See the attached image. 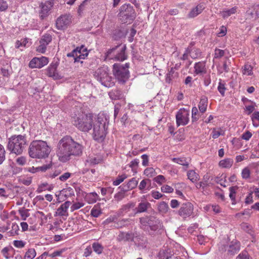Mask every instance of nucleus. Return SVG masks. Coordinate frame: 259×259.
<instances>
[{"label":"nucleus","mask_w":259,"mask_h":259,"mask_svg":"<svg viewBox=\"0 0 259 259\" xmlns=\"http://www.w3.org/2000/svg\"><path fill=\"white\" fill-rule=\"evenodd\" d=\"M83 146L70 136L63 137L57 146L56 155L60 161L66 162L72 157L79 156L82 153Z\"/></svg>","instance_id":"f257e3e1"},{"label":"nucleus","mask_w":259,"mask_h":259,"mask_svg":"<svg viewBox=\"0 0 259 259\" xmlns=\"http://www.w3.org/2000/svg\"><path fill=\"white\" fill-rule=\"evenodd\" d=\"M109 116L104 113H99L93 125V137L98 142H103L107 134V130L109 122Z\"/></svg>","instance_id":"f03ea898"},{"label":"nucleus","mask_w":259,"mask_h":259,"mask_svg":"<svg viewBox=\"0 0 259 259\" xmlns=\"http://www.w3.org/2000/svg\"><path fill=\"white\" fill-rule=\"evenodd\" d=\"M94 119L93 113L82 112L73 116L72 123L78 130L89 132L93 127Z\"/></svg>","instance_id":"7ed1b4c3"},{"label":"nucleus","mask_w":259,"mask_h":259,"mask_svg":"<svg viewBox=\"0 0 259 259\" xmlns=\"http://www.w3.org/2000/svg\"><path fill=\"white\" fill-rule=\"evenodd\" d=\"M50 152L51 148L47 142L41 140L32 141L28 149L29 155L33 158H45Z\"/></svg>","instance_id":"20e7f679"},{"label":"nucleus","mask_w":259,"mask_h":259,"mask_svg":"<svg viewBox=\"0 0 259 259\" xmlns=\"http://www.w3.org/2000/svg\"><path fill=\"white\" fill-rule=\"evenodd\" d=\"M27 145L25 136L14 135L9 139L8 149L12 153L17 155L22 153Z\"/></svg>","instance_id":"39448f33"},{"label":"nucleus","mask_w":259,"mask_h":259,"mask_svg":"<svg viewBox=\"0 0 259 259\" xmlns=\"http://www.w3.org/2000/svg\"><path fill=\"white\" fill-rule=\"evenodd\" d=\"M106 66L98 68L94 72L95 78L105 87L110 88L114 85V79L109 75Z\"/></svg>","instance_id":"423d86ee"},{"label":"nucleus","mask_w":259,"mask_h":259,"mask_svg":"<svg viewBox=\"0 0 259 259\" xmlns=\"http://www.w3.org/2000/svg\"><path fill=\"white\" fill-rule=\"evenodd\" d=\"M129 67V63H125L124 65L120 63H115L113 65V73L116 78L121 83H125L128 79L130 76Z\"/></svg>","instance_id":"0eeeda50"},{"label":"nucleus","mask_w":259,"mask_h":259,"mask_svg":"<svg viewBox=\"0 0 259 259\" xmlns=\"http://www.w3.org/2000/svg\"><path fill=\"white\" fill-rule=\"evenodd\" d=\"M119 11L118 16L122 23H131L136 18L135 11L130 4L122 5Z\"/></svg>","instance_id":"6e6552de"},{"label":"nucleus","mask_w":259,"mask_h":259,"mask_svg":"<svg viewBox=\"0 0 259 259\" xmlns=\"http://www.w3.org/2000/svg\"><path fill=\"white\" fill-rule=\"evenodd\" d=\"M125 45L121 44L109 49L105 54L106 58L109 59H115L118 61H123L126 59Z\"/></svg>","instance_id":"1a4fd4ad"},{"label":"nucleus","mask_w":259,"mask_h":259,"mask_svg":"<svg viewBox=\"0 0 259 259\" xmlns=\"http://www.w3.org/2000/svg\"><path fill=\"white\" fill-rule=\"evenodd\" d=\"M140 223L143 229L149 231V229L155 231L161 227L160 221L154 216L140 218Z\"/></svg>","instance_id":"9d476101"},{"label":"nucleus","mask_w":259,"mask_h":259,"mask_svg":"<svg viewBox=\"0 0 259 259\" xmlns=\"http://www.w3.org/2000/svg\"><path fill=\"white\" fill-rule=\"evenodd\" d=\"M189 121V111L184 108L179 110L176 115V122L177 126L185 125Z\"/></svg>","instance_id":"9b49d317"},{"label":"nucleus","mask_w":259,"mask_h":259,"mask_svg":"<svg viewBox=\"0 0 259 259\" xmlns=\"http://www.w3.org/2000/svg\"><path fill=\"white\" fill-rule=\"evenodd\" d=\"M88 55L87 49L83 46L77 47L71 53L67 54V57H72L74 59V62L79 61L80 59H84Z\"/></svg>","instance_id":"f8f14e48"},{"label":"nucleus","mask_w":259,"mask_h":259,"mask_svg":"<svg viewBox=\"0 0 259 259\" xmlns=\"http://www.w3.org/2000/svg\"><path fill=\"white\" fill-rule=\"evenodd\" d=\"M240 249V243L237 241H233L229 246L222 245L219 247L220 250L225 251L228 250V254L229 255H234L236 254Z\"/></svg>","instance_id":"ddd939ff"},{"label":"nucleus","mask_w":259,"mask_h":259,"mask_svg":"<svg viewBox=\"0 0 259 259\" xmlns=\"http://www.w3.org/2000/svg\"><path fill=\"white\" fill-rule=\"evenodd\" d=\"M71 16L70 14H64L57 18L56 25L57 28L62 30L66 28L71 23Z\"/></svg>","instance_id":"4468645a"},{"label":"nucleus","mask_w":259,"mask_h":259,"mask_svg":"<svg viewBox=\"0 0 259 259\" xmlns=\"http://www.w3.org/2000/svg\"><path fill=\"white\" fill-rule=\"evenodd\" d=\"M54 5L53 0H49L41 2L39 5L40 9L39 16L41 19L47 17L50 14V11Z\"/></svg>","instance_id":"2eb2a0df"},{"label":"nucleus","mask_w":259,"mask_h":259,"mask_svg":"<svg viewBox=\"0 0 259 259\" xmlns=\"http://www.w3.org/2000/svg\"><path fill=\"white\" fill-rule=\"evenodd\" d=\"M193 211V205L190 202H187L182 204L178 211L179 214L183 218L190 216Z\"/></svg>","instance_id":"dca6fc26"},{"label":"nucleus","mask_w":259,"mask_h":259,"mask_svg":"<svg viewBox=\"0 0 259 259\" xmlns=\"http://www.w3.org/2000/svg\"><path fill=\"white\" fill-rule=\"evenodd\" d=\"M159 259H183L175 254L170 248H164L161 249L158 253Z\"/></svg>","instance_id":"f3484780"},{"label":"nucleus","mask_w":259,"mask_h":259,"mask_svg":"<svg viewBox=\"0 0 259 259\" xmlns=\"http://www.w3.org/2000/svg\"><path fill=\"white\" fill-rule=\"evenodd\" d=\"M52 38L50 34H45L42 36L39 40L40 45L37 47L36 51L41 53L46 52L47 46L52 41Z\"/></svg>","instance_id":"a211bd4d"},{"label":"nucleus","mask_w":259,"mask_h":259,"mask_svg":"<svg viewBox=\"0 0 259 259\" xmlns=\"http://www.w3.org/2000/svg\"><path fill=\"white\" fill-rule=\"evenodd\" d=\"M48 59L45 57L34 58L29 63V66L31 68H40L48 63Z\"/></svg>","instance_id":"6ab92c4d"},{"label":"nucleus","mask_w":259,"mask_h":259,"mask_svg":"<svg viewBox=\"0 0 259 259\" xmlns=\"http://www.w3.org/2000/svg\"><path fill=\"white\" fill-rule=\"evenodd\" d=\"M71 204L69 201H67L62 204L57 209L56 212L55 216H67V209Z\"/></svg>","instance_id":"aec40b11"},{"label":"nucleus","mask_w":259,"mask_h":259,"mask_svg":"<svg viewBox=\"0 0 259 259\" xmlns=\"http://www.w3.org/2000/svg\"><path fill=\"white\" fill-rule=\"evenodd\" d=\"M138 183V182L136 179L133 178L126 185L121 186L119 188H121V190L123 192H127L135 188L137 186Z\"/></svg>","instance_id":"412c9836"},{"label":"nucleus","mask_w":259,"mask_h":259,"mask_svg":"<svg viewBox=\"0 0 259 259\" xmlns=\"http://www.w3.org/2000/svg\"><path fill=\"white\" fill-rule=\"evenodd\" d=\"M204 5L203 4H200L198 5L195 8L191 10L188 15V17L189 18H192L196 17L198 15L200 14L203 10L204 9Z\"/></svg>","instance_id":"4be33fe9"},{"label":"nucleus","mask_w":259,"mask_h":259,"mask_svg":"<svg viewBox=\"0 0 259 259\" xmlns=\"http://www.w3.org/2000/svg\"><path fill=\"white\" fill-rule=\"evenodd\" d=\"M194 72L197 74L205 73L206 71L205 62H199L196 63L194 66Z\"/></svg>","instance_id":"5701e85b"},{"label":"nucleus","mask_w":259,"mask_h":259,"mask_svg":"<svg viewBox=\"0 0 259 259\" xmlns=\"http://www.w3.org/2000/svg\"><path fill=\"white\" fill-rule=\"evenodd\" d=\"M57 64H53L48 68L47 74L49 77H52L54 79H57L58 77V74L57 72Z\"/></svg>","instance_id":"b1692460"},{"label":"nucleus","mask_w":259,"mask_h":259,"mask_svg":"<svg viewBox=\"0 0 259 259\" xmlns=\"http://www.w3.org/2000/svg\"><path fill=\"white\" fill-rule=\"evenodd\" d=\"M237 7H234L230 9H225L221 11L220 14L224 19H226L231 15L235 14L237 12Z\"/></svg>","instance_id":"393cba45"},{"label":"nucleus","mask_w":259,"mask_h":259,"mask_svg":"<svg viewBox=\"0 0 259 259\" xmlns=\"http://www.w3.org/2000/svg\"><path fill=\"white\" fill-rule=\"evenodd\" d=\"M92 0H84L79 6L78 13L80 15L84 11L89 10L91 8V2Z\"/></svg>","instance_id":"a878e982"},{"label":"nucleus","mask_w":259,"mask_h":259,"mask_svg":"<svg viewBox=\"0 0 259 259\" xmlns=\"http://www.w3.org/2000/svg\"><path fill=\"white\" fill-rule=\"evenodd\" d=\"M207 98L205 96H203L201 97L200 101L198 104V108L200 111L203 113H204L207 108Z\"/></svg>","instance_id":"bb28decb"},{"label":"nucleus","mask_w":259,"mask_h":259,"mask_svg":"<svg viewBox=\"0 0 259 259\" xmlns=\"http://www.w3.org/2000/svg\"><path fill=\"white\" fill-rule=\"evenodd\" d=\"M150 206V203L148 202H142L136 207V213L145 212L148 207Z\"/></svg>","instance_id":"cd10ccee"},{"label":"nucleus","mask_w":259,"mask_h":259,"mask_svg":"<svg viewBox=\"0 0 259 259\" xmlns=\"http://www.w3.org/2000/svg\"><path fill=\"white\" fill-rule=\"evenodd\" d=\"M133 238L131 233L121 232L117 237V239L119 241H126L132 240Z\"/></svg>","instance_id":"c85d7f7f"},{"label":"nucleus","mask_w":259,"mask_h":259,"mask_svg":"<svg viewBox=\"0 0 259 259\" xmlns=\"http://www.w3.org/2000/svg\"><path fill=\"white\" fill-rule=\"evenodd\" d=\"M233 164V160L231 158H226L222 160L219 162V165L223 168H230Z\"/></svg>","instance_id":"c756f323"},{"label":"nucleus","mask_w":259,"mask_h":259,"mask_svg":"<svg viewBox=\"0 0 259 259\" xmlns=\"http://www.w3.org/2000/svg\"><path fill=\"white\" fill-rule=\"evenodd\" d=\"M110 98L112 100H118L122 97L121 91L119 90H113L109 93Z\"/></svg>","instance_id":"7c9ffc66"},{"label":"nucleus","mask_w":259,"mask_h":259,"mask_svg":"<svg viewBox=\"0 0 259 259\" xmlns=\"http://www.w3.org/2000/svg\"><path fill=\"white\" fill-rule=\"evenodd\" d=\"M171 160L175 163L186 166V168H188L189 164L187 159L185 157L173 158L171 159Z\"/></svg>","instance_id":"2f4dec72"},{"label":"nucleus","mask_w":259,"mask_h":259,"mask_svg":"<svg viewBox=\"0 0 259 259\" xmlns=\"http://www.w3.org/2000/svg\"><path fill=\"white\" fill-rule=\"evenodd\" d=\"M257 9H259V6L258 5H254L251 6V9L249 8L246 13L247 14L250 15L252 18H253L254 15L259 17V13L256 10Z\"/></svg>","instance_id":"473e14b6"},{"label":"nucleus","mask_w":259,"mask_h":259,"mask_svg":"<svg viewBox=\"0 0 259 259\" xmlns=\"http://www.w3.org/2000/svg\"><path fill=\"white\" fill-rule=\"evenodd\" d=\"M168 209H169V207H168V204L164 201L161 202L158 206V211L161 213H162V214H164V213H166L167 212Z\"/></svg>","instance_id":"72a5a7b5"},{"label":"nucleus","mask_w":259,"mask_h":259,"mask_svg":"<svg viewBox=\"0 0 259 259\" xmlns=\"http://www.w3.org/2000/svg\"><path fill=\"white\" fill-rule=\"evenodd\" d=\"M187 176L192 182L194 183L198 180L199 175L194 170H190L187 172Z\"/></svg>","instance_id":"f704fd0d"},{"label":"nucleus","mask_w":259,"mask_h":259,"mask_svg":"<svg viewBox=\"0 0 259 259\" xmlns=\"http://www.w3.org/2000/svg\"><path fill=\"white\" fill-rule=\"evenodd\" d=\"M36 255V252L34 248L29 249L24 257V259H33Z\"/></svg>","instance_id":"c9c22d12"},{"label":"nucleus","mask_w":259,"mask_h":259,"mask_svg":"<svg viewBox=\"0 0 259 259\" xmlns=\"http://www.w3.org/2000/svg\"><path fill=\"white\" fill-rule=\"evenodd\" d=\"M92 247L94 251L98 254L101 253L103 250L102 245L98 242H94L92 245Z\"/></svg>","instance_id":"e433bc0d"},{"label":"nucleus","mask_w":259,"mask_h":259,"mask_svg":"<svg viewBox=\"0 0 259 259\" xmlns=\"http://www.w3.org/2000/svg\"><path fill=\"white\" fill-rule=\"evenodd\" d=\"M124 32L120 29H118L115 31L113 34V37L114 40H117L122 37H124Z\"/></svg>","instance_id":"4c0bfd02"},{"label":"nucleus","mask_w":259,"mask_h":259,"mask_svg":"<svg viewBox=\"0 0 259 259\" xmlns=\"http://www.w3.org/2000/svg\"><path fill=\"white\" fill-rule=\"evenodd\" d=\"M101 159L97 157H89L87 160V163L89 165H93L100 163Z\"/></svg>","instance_id":"58836bf2"},{"label":"nucleus","mask_w":259,"mask_h":259,"mask_svg":"<svg viewBox=\"0 0 259 259\" xmlns=\"http://www.w3.org/2000/svg\"><path fill=\"white\" fill-rule=\"evenodd\" d=\"M199 118L198 109L196 107H193L192 109V120L193 122L197 121Z\"/></svg>","instance_id":"ea45409f"},{"label":"nucleus","mask_w":259,"mask_h":259,"mask_svg":"<svg viewBox=\"0 0 259 259\" xmlns=\"http://www.w3.org/2000/svg\"><path fill=\"white\" fill-rule=\"evenodd\" d=\"M237 188V186H232L229 188V197L233 202L235 201L236 190Z\"/></svg>","instance_id":"a19ab883"},{"label":"nucleus","mask_w":259,"mask_h":259,"mask_svg":"<svg viewBox=\"0 0 259 259\" xmlns=\"http://www.w3.org/2000/svg\"><path fill=\"white\" fill-rule=\"evenodd\" d=\"M218 90L220 93L224 96L225 91L226 90V88L225 87V83L222 82L221 80H220V81L219 82Z\"/></svg>","instance_id":"79ce46f5"},{"label":"nucleus","mask_w":259,"mask_h":259,"mask_svg":"<svg viewBox=\"0 0 259 259\" xmlns=\"http://www.w3.org/2000/svg\"><path fill=\"white\" fill-rule=\"evenodd\" d=\"M252 68L250 65L245 64L244 66L243 70L242 71L244 74L250 75L252 74Z\"/></svg>","instance_id":"37998d69"},{"label":"nucleus","mask_w":259,"mask_h":259,"mask_svg":"<svg viewBox=\"0 0 259 259\" xmlns=\"http://www.w3.org/2000/svg\"><path fill=\"white\" fill-rule=\"evenodd\" d=\"M127 178L125 175H122L117 177L116 180L114 181L113 184L114 186H118Z\"/></svg>","instance_id":"c03bdc74"},{"label":"nucleus","mask_w":259,"mask_h":259,"mask_svg":"<svg viewBox=\"0 0 259 259\" xmlns=\"http://www.w3.org/2000/svg\"><path fill=\"white\" fill-rule=\"evenodd\" d=\"M150 184V181L148 179L143 180L140 183L139 189L143 190L146 189L147 185Z\"/></svg>","instance_id":"a18cd8bd"},{"label":"nucleus","mask_w":259,"mask_h":259,"mask_svg":"<svg viewBox=\"0 0 259 259\" xmlns=\"http://www.w3.org/2000/svg\"><path fill=\"white\" fill-rule=\"evenodd\" d=\"M250 171L248 167L243 168L242 170L241 176L243 179H247L250 177Z\"/></svg>","instance_id":"49530a36"},{"label":"nucleus","mask_w":259,"mask_h":259,"mask_svg":"<svg viewBox=\"0 0 259 259\" xmlns=\"http://www.w3.org/2000/svg\"><path fill=\"white\" fill-rule=\"evenodd\" d=\"M6 152L4 146L0 144V164H1L5 159Z\"/></svg>","instance_id":"de8ad7c7"},{"label":"nucleus","mask_w":259,"mask_h":259,"mask_svg":"<svg viewBox=\"0 0 259 259\" xmlns=\"http://www.w3.org/2000/svg\"><path fill=\"white\" fill-rule=\"evenodd\" d=\"M174 73V69L171 67L170 70L168 71V73L166 74L165 81L167 83H169L172 80V76Z\"/></svg>","instance_id":"09e8293b"},{"label":"nucleus","mask_w":259,"mask_h":259,"mask_svg":"<svg viewBox=\"0 0 259 259\" xmlns=\"http://www.w3.org/2000/svg\"><path fill=\"white\" fill-rule=\"evenodd\" d=\"M241 228L247 233L251 234L252 233L251 227L247 223H243L241 225Z\"/></svg>","instance_id":"8fccbe9b"},{"label":"nucleus","mask_w":259,"mask_h":259,"mask_svg":"<svg viewBox=\"0 0 259 259\" xmlns=\"http://www.w3.org/2000/svg\"><path fill=\"white\" fill-rule=\"evenodd\" d=\"M101 214V211L98 208L94 207L91 210V214L94 217H98Z\"/></svg>","instance_id":"3c124183"},{"label":"nucleus","mask_w":259,"mask_h":259,"mask_svg":"<svg viewBox=\"0 0 259 259\" xmlns=\"http://www.w3.org/2000/svg\"><path fill=\"white\" fill-rule=\"evenodd\" d=\"M16 163L21 166L25 165L26 163V159L24 156H20L16 159Z\"/></svg>","instance_id":"603ef678"},{"label":"nucleus","mask_w":259,"mask_h":259,"mask_svg":"<svg viewBox=\"0 0 259 259\" xmlns=\"http://www.w3.org/2000/svg\"><path fill=\"white\" fill-rule=\"evenodd\" d=\"M13 244L15 247L21 248L24 247L25 243L22 240H15L13 242Z\"/></svg>","instance_id":"864d4df0"},{"label":"nucleus","mask_w":259,"mask_h":259,"mask_svg":"<svg viewBox=\"0 0 259 259\" xmlns=\"http://www.w3.org/2000/svg\"><path fill=\"white\" fill-rule=\"evenodd\" d=\"M84 206V203L81 202H75L71 206L72 211L77 210Z\"/></svg>","instance_id":"5fc2aeb1"},{"label":"nucleus","mask_w":259,"mask_h":259,"mask_svg":"<svg viewBox=\"0 0 259 259\" xmlns=\"http://www.w3.org/2000/svg\"><path fill=\"white\" fill-rule=\"evenodd\" d=\"M88 197H91V200L90 201H89V202L90 203H95L96 202L97 198L98 197V195L96 193L93 192V193H91L90 194H89V195H88Z\"/></svg>","instance_id":"6e6d98bb"},{"label":"nucleus","mask_w":259,"mask_h":259,"mask_svg":"<svg viewBox=\"0 0 259 259\" xmlns=\"http://www.w3.org/2000/svg\"><path fill=\"white\" fill-rule=\"evenodd\" d=\"M224 55V51L222 50L216 49L214 51V58H219Z\"/></svg>","instance_id":"4d7b16f0"},{"label":"nucleus","mask_w":259,"mask_h":259,"mask_svg":"<svg viewBox=\"0 0 259 259\" xmlns=\"http://www.w3.org/2000/svg\"><path fill=\"white\" fill-rule=\"evenodd\" d=\"M161 189L163 192L165 193H171L174 191V189L168 185L163 186L161 187Z\"/></svg>","instance_id":"13d9d810"},{"label":"nucleus","mask_w":259,"mask_h":259,"mask_svg":"<svg viewBox=\"0 0 259 259\" xmlns=\"http://www.w3.org/2000/svg\"><path fill=\"white\" fill-rule=\"evenodd\" d=\"M135 206V204L133 202L127 203L122 206V210L123 211H128L131 208H134Z\"/></svg>","instance_id":"bf43d9fd"},{"label":"nucleus","mask_w":259,"mask_h":259,"mask_svg":"<svg viewBox=\"0 0 259 259\" xmlns=\"http://www.w3.org/2000/svg\"><path fill=\"white\" fill-rule=\"evenodd\" d=\"M220 30V32L218 33V36L219 37H222L226 34L227 30V28L225 26H221Z\"/></svg>","instance_id":"052dcab7"},{"label":"nucleus","mask_w":259,"mask_h":259,"mask_svg":"<svg viewBox=\"0 0 259 259\" xmlns=\"http://www.w3.org/2000/svg\"><path fill=\"white\" fill-rule=\"evenodd\" d=\"M155 173V170L152 167L147 168L144 170V174L147 176H152Z\"/></svg>","instance_id":"680f3d73"},{"label":"nucleus","mask_w":259,"mask_h":259,"mask_svg":"<svg viewBox=\"0 0 259 259\" xmlns=\"http://www.w3.org/2000/svg\"><path fill=\"white\" fill-rule=\"evenodd\" d=\"M71 176V174L68 172H65L63 175H61L59 179L60 181L64 182L66 181Z\"/></svg>","instance_id":"e2e57ef3"},{"label":"nucleus","mask_w":259,"mask_h":259,"mask_svg":"<svg viewBox=\"0 0 259 259\" xmlns=\"http://www.w3.org/2000/svg\"><path fill=\"white\" fill-rule=\"evenodd\" d=\"M251 136L252 134L249 131H247L242 135L241 138L246 141H248L251 137Z\"/></svg>","instance_id":"0e129e2a"},{"label":"nucleus","mask_w":259,"mask_h":259,"mask_svg":"<svg viewBox=\"0 0 259 259\" xmlns=\"http://www.w3.org/2000/svg\"><path fill=\"white\" fill-rule=\"evenodd\" d=\"M124 192H119L118 193H116L115 196L114 198L117 201H119L122 199L124 196Z\"/></svg>","instance_id":"69168bd1"},{"label":"nucleus","mask_w":259,"mask_h":259,"mask_svg":"<svg viewBox=\"0 0 259 259\" xmlns=\"http://www.w3.org/2000/svg\"><path fill=\"white\" fill-rule=\"evenodd\" d=\"M154 181L158 184H161L164 182L165 178L163 176L159 175L154 178Z\"/></svg>","instance_id":"338daca9"},{"label":"nucleus","mask_w":259,"mask_h":259,"mask_svg":"<svg viewBox=\"0 0 259 259\" xmlns=\"http://www.w3.org/2000/svg\"><path fill=\"white\" fill-rule=\"evenodd\" d=\"M143 161H142V164L144 166H147L148 164V156L147 154H143L141 156Z\"/></svg>","instance_id":"774afa93"}]
</instances>
